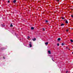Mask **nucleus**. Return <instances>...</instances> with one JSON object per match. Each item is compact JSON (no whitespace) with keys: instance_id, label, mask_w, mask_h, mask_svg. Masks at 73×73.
<instances>
[{"instance_id":"f257e3e1","label":"nucleus","mask_w":73,"mask_h":73,"mask_svg":"<svg viewBox=\"0 0 73 73\" xmlns=\"http://www.w3.org/2000/svg\"><path fill=\"white\" fill-rule=\"evenodd\" d=\"M48 53L49 54H51V52H50V50L48 51Z\"/></svg>"},{"instance_id":"f03ea898","label":"nucleus","mask_w":73,"mask_h":73,"mask_svg":"<svg viewBox=\"0 0 73 73\" xmlns=\"http://www.w3.org/2000/svg\"><path fill=\"white\" fill-rule=\"evenodd\" d=\"M45 44L46 45H47L48 44V42H46L45 43Z\"/></svg>"},{"instance_id":"7ed1b4c3","label":"nucleus","mask_w":73,"mask_h":73,"mask_svg":"<svg viewBox=\"0 0 73 73\" xmlns=\"http://www.w3.org/2000/svg\"><path fill=\"white\" fill-rule=\"evenodd\" d=\"M33 41H35V40H36V39L35 38H33Z\"/></svg>"},{"instance_id":"20e7f679","label":"nucleus","mask_w":73,"mask_h":73,"mask_svg":"<svg viewBox=\"0 0 73 73\" xmlns=\"http://www.w3.org/2000/svg\"><path fill=\"white\" fill-rule=\"evenodd\" d=\"M60 40H61V38H59L58 39V41H60Z\"/></svg>"},{"instance_id":"39448f33","label":"nucleus","mask_w":73,"mask_h":73,"mask_svg":"<svg viewBox=\"0 0 73 73\" xmlns=\"http://www.w3.org/2000/svg\"><path fill=\"white\" fill-rule=\"evenodd\" d=\"M65 45V43H62V45Z\"/></svg>"},{"instance_id":"423d86ee","label":"nucleus","mask_w":73,"mask_h":73,"mask_svg":"<svg viewBox=\"0 0 73 73\" xmlns=\"http://www.w3.org/2000/svg\"><path fill=\"white\" fill-rule=\"evenodd\" d=\"M65 23L66 24H68V21H67V20L66 21Z\"/></svg>"},{"instance_id":"0eeeda50","label":"nucleus","mask_w":73,"mask_h":73,"mask_svg":"<svg viewBox=\"0 0 73 73\" xmlns=\"http://www.w3.org/2000/svg\"><path fill=\"white\" fill-rule=\"evenodd\" d=\"M70 41L71 42H73V40L71 39L70 40Z\"/></svg>"},{"instance_id":"6e6552de","label":"nucleus","mask_w":73,"mask_h":73,"mask_svg":"<svg viewBox=\"0 0 73 73\" xmlns=\"http://www.w3.org/2000/svg\"><path fill=\"white\" fill-rule=\"evenodd\" d=\"M29 46L30 47H32V44H30Z\"/></svg>"},{"instance_id":"1a4fd4ad","label":"nucleus","mask_w":73,"mask_h":73,"mask_svg":"<svg viewBox=\"0 0 73 73\" xmlns=\"http://www.w3.org/2000/svg\"><path fill=\"white\" fill-rule=\"evenodd\" d=\"M13 3H16V0H15L13 1Z\"/></svg>"},{"instance_id":"9d476101","label":"nucleus","mask_w":73,"mask_h":73,"mask_svg":"<svg viewBox=\"0 0 73 73\" xmlns=\"http://www.w3.org/2000/svg\"><path fill=\"white\" fill-rule=\"evenodd\" d=\"M31 29H32V30H33V29H34V28H33V27H31Z\"/></svg>"},{"instance_id":"9b49d317","label":"nucleus","mask_w":73,"mask_h":73,"mask_svg":"<svg viewBox=\"0 0 73 73\" xmlns=\"http://www.w3.org/2000/svg\"><path fill=\"white\" fill-rule=\"evenodd\" d=\"M29 38H30V37H29V36H28V38H27V39H28V40H29Z\"/></svg>"},{"instance_id":"f8f14e48","label":"nucleus","mask_w":73,"mask_h":73,"mask_svg":"<svg viewBox=\"0 0 73 73\" xmlns=\"http://www.w3.org/2000/svg\"><path fill=\"white\" fill-rule=\"evenodd\" d=\"M68 31H69V30L68 29H67L66 30V31L68 32Z\"/></svg>"},{"instance_id":"ddd939ff","label":"nucleus","mask_w":73,"mask_h":73,"mask_svg":"<svg viewBox=\"0 0 73 73\" xmlns=\"http://www.w3.org/2000/svg\"><path fill=\"white\" fill-rule=\"evenodd\" d=\"M64 26V24H62L61 25V26Z\"/></svg>"},{"instance_id":"4468645a","label":"nucleus","mask_w":73,"mask_h":73,"mask_svg":"<svg viewBox=\"0 0 73 73\" xmlns=\"http://www.w3.org/2000/svg\"><path fill=\"white\" fill-rule=\"evenodd\" d=\"M57 45L58 46H59V43L57 44Z\"/></svg>"},{"instance_id":"2eb2a0df","label":"nucleus","mask_w":73,"mask_h":73,"mask_svg":"<svg viewBox=\"0 0 73 73\" xmlns=\"http://www.w3.org/2000/svg\"><path fill=\"white\" fill-rule=\"evenodd\" d=\"M10 26L12 27H13V26L12 25V24H11V25Z\"/></svg>"},{"instance_id":"dca6fc26","label":"nucleus","mask_w":73,"mask_h":73,"mask_svg":"<svg viewBox=\"0 0 73 73\" xmlns=\"http://www.w3.org/2000/svg\"><path fill=\"white\" fill-rule=\"evenodd\" d=\"M62 20H64V18H63V17H62Z\"/></svg>"},{"instance_id":"f3484780","label":"nucleus","mask_w":73,"mask_h":73,"mask_svg":"<svg viewBox=\"0 0 73 73\" xmlns=\"http://www.w3.org/2000/svg\"><path fill=\"white\" fill-rule=\"evenodd\" d=\"M71 17L73 18V15H71Z\"/></svg>"},{"instance_id":"a211bd4d","label":"nucleus","mask_w":73,"mask_h":73,"mask_svg":"<svg viewBox=\"0 0 73 73\" xmlns=\"http://www.w3.org/2000/svg\"><path fill=\"white\" fill-rule=\"evenodd\" d=\"M46 21V22L47 23L48 22V21Z\"/></svg>"},{"instance_id":"6ab92c4d","label":"nucleus","mask_w":73,"mask_h":73,"mask_svg":"<svg viewBox=\"0 0 73 73\" xmlns=\"http://www.w3.org/2000/svg\"><path fill=\"white\" fill-rule=\"evenodd\" d=\"M8 2L9 3V1H8Z\"/></svg>"},{"instance_id":"aec40b11","label":"nucleus","mask_w":73,"mask_h":73,"mask_svg":"<svg viewBox=\"0 0 73 73\" xmlns=\"http://www.w3.org/2000/svg\"><path fill=\"white\" fill-rule=\"evenodd\" d=\"M3 58L4 59V58H5V57H3Z\"/></svg>"},{"instance_id":"412c9836","label":"nucleus","mask_w":73,"mask_h":73,"mask_svg":"<svg viewBox=\"0 0 73 73\" xmlns=\"http://www.w3.org/2000/svg\"><path fill=\"white\" fill-rule=\"evenodd\" d=\"M57 1H59V0H57Z\"/></svg>"},{"instance_id":"4be33fe9","label":"nucleus","mask_w":73,"mask_h":73,"mask_svg":"<svg viewBox=\"0 0 73 73\" xmlns=\"http://www.w3.org/2000/svg\"><path fill=\"white\" fill-rule=\"evenodd\" d=\"M68 50H70V49L69 48V49H68Z\"/></svg>"},{"instance_id":"5701e85b","label":"nucleus","mask_w":73,"mask_h":73,"mask_svg":"<svg viewBox=\"0 0 73 73\" xmlns=\"http://www.w3.org/2000/svg\"><path fill=\"white\" fill-rule=\"evenodd\" d=\"M72 54H73V52H72Z\"/></svg>"},{"instance_id":"b1692460","label":"nucleus","mask_w":73,"mask_h":73,"mask_svg":"<svg viewBox=\"0 0 73 73\" xmlns=\"http://www.w3.org/2000/svg\"><path fill=\"white\" fill-rule=\"evenodd\" d=\"M67 72H68V71H67V72H66V73H67Z\"/></svg>"},{"instance_id":"393cba45","label":"nucleus","mask_w":73,"mask_h":73,"mask_svg":"<svg viewBox=\"0 0 73 73\" xmlns=\"http://www.w3.org/2000/svg\"><path fill=\"white\" fill-rule=\"evenodd\" d=\"M30 44H31V43H30Z\"/></svg>"}]
</instances>
